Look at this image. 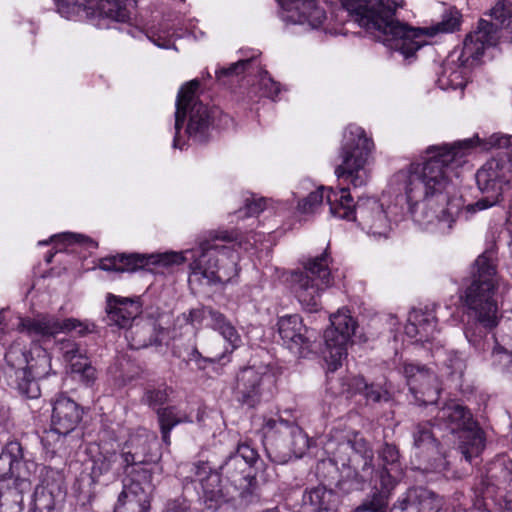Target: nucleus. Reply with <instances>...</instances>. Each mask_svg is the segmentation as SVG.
<instances>
[{"label": "nucleus", "mask_w": 512, "mask_h": 512, "mask_svg": "<svg viewBox=\"0 0 512 512\" xmlns=\"http://www.w3.org/2000/svg\"><path fill=\"white\" fill-rule=\"evenodd\" d=\"M267 434H279L283 437L286 446L295 456H301L308 447V439L303 430L292 421L278 418H269L264 423Z\"/></svg>", "instance_id": "obj_27"}, {"label": "nucleus", "mask_w": 512, "mask_h": 512, "mask_svg": "<svg viewBox=\"0 0 512 512\" xmlns=\"http://www.w3.org/2000/svg\"><path fill=\"white\" fill-rule=\"evenodd\" d=\"M161 437L166 445H170V433L174 427L183 423H191L189 414L179 407L170 405L156 410Z\"/></svg>", "instance_id": "obj_35"}, {"label": "nucleus", "mask_w": 512, "mask_h": 512, "mask_svg": "<svg viewBox=\"0 0 512 512\" xmlns=\"http://www.w3.org/2000/svg\"><path fill=\"white\" fill-rule=\"evenodd\" d=\"M153 41H154V43H155L156 45H158L159 47H162V48H169V47H170V41H169V40H166V41H164L163 43L157 42V41H155V40H153Z\"/></svg>", "instance_id": "obj_60"}, {"label": "nucleus", "mask_w": 512, "mask_h": 512, "mask_svg": "<svg viewBox=\"0 0 512 512\" xmlns=\"http://www.w3.org/2000/svg\"><path fill=\"white\" fill-rule=\"evenodd\" d=\"M410 319L417 322L425 340H429L430 337H433L437 320L431 313L413 311L410 313Z\"/></svg>", "instance_id": "obj_48"}, {"label": "nucleus", "mask_w": 512, "mask_h": 512, "mask_svg": "<svg viewBox=\"0 0 512 512\" xmlns=\"http://www.w3.org/2000/svg\"><path fill=\"white\" fill-rule=\"evenodd\" d=\"M474 147V138L465 139L451 146H430L429 155L422 164H412L406 173H400L413 220L421 225L433 223L446 225L450 230L458 217L461 199L451 197L450 172L462 164L463 157Z\"/></svg>", "instance_id": "obj_2"}, {"label": "nucleus", "mask_w": 512, "mask_h": 512, "mask_svg": "<svg viewBox=\"0 0 512 512\" xmlns=\"http://www.w3.org/2000/svg\"><path fill=\"white\" fill-rule=\"evenodd\" d=\"M321 186L316 191L311 192L307 197L298 203V210L302 213H311L323 202L324 190Z\"/></svg>", "instance_id": "obj_51"}, {"label": "nucleus", "mask_w": 512, "mask_h": 512, "mask_svg": "<svg viewBox=\"0 0 512 512\" xmlns=\"http://www.w3.org/2000/svg\"><path fill=\"white\" fill-rule=\"evenodd\" d=\"M259 458L258 452L250 444H238L235 452L231 453L219 467L220 477H224L226 484L235 495L245 496L255 480L252 467Z\"/></svg>", "instance_id": "obj_13"}, {"label": "nucleus", "mask_w": 512, "mask_h": 512, "mask_svg": "<svg viewBox=\"0 0 512 512\" xmlns=\"http://www.w3.org/2000/svg\"><path fill=\"white\" fill-rule=\"evenodd\" d=\"M150 501L145 493L138 495L136 491L123 490L114 508V512H148Z\"/></svg>", "instance_id": "obj_39"}, {"label": "nucleus", "mask_w": 512, "mask_h": 512, "mask_svg": "<svg viewBox=\"0 0 512 512\" xmlns=\"http://www.w3.org/2000/svg\"><path fill=\"white\" fill-rule=\"evenodd\" d=\"M59 349L65 361L69 362L71 365L73 362L84 358V355L81 353L78 344L69 339L59 342Z\"/></svg>", "instance_id": "obj_52"}, {"label": "nucleus", "mask_w": 512, "mask_h": 512, "mask_svg": "<svg viewBox=\"0 0 512 512\" xmlns=\"http://www.w3.org/2000/svg\"><path fill=\"white\" fill-rule=\"evenodd\" d=\"M53 256H54V255H53L52 253H50V254L46 255V258H45L46 262H47V263H50V262L52 261Z\"/></svg>", "instance_id": "obj_62"}, {"label": "nucleus", "mask_w": 512, "mask_h": 512, "mask_svg": "<svg viewBox=\"0 0 512 512\" xmlns=\"http://www.w3.org/2000/svg\"><path fill=\"white\" fill-rule=\"evenodd\" d=\"M443 498L424 487H412L398 500L401 512H440Z\"/></svg>", "instance_id": "obj_29"}, {"label": "nucleus", "mask_w": 512, "mask_h": 512, "mask_svg": "<svg viewBox=\"0 0 512 512\" xmlns=\"http://www.w3.org/2000/svg\"><path fill=\"white\" fill-rule=\"evenodd\" d=\"M119 455L115 452L100 454L93 460L92 476L93 478L100 477L112 471Z\"/></svg>", "instance_id": "obj_47"}, {"label": "nucleus", "mask_w": 512, "mask_h": 512, "mask_svg": "<svg viewBox=\"0 0 512 512\" xmlns=\"http://www.w3.org/2000/svg\"><path fill=\"white\" fill-rule=\"evenodd\" d=\"M439 393L440 389L436 378L435 382L424 384L423 388H420L418 397H414V399L419 405L433 406L438 400Z\"/></svg>", "instance_id": "obj_50"}, {"label": "nucleus", "mask_w": 512, "mask_h": 512, "mask_svg": "<svg viewBox=\"0 0 512 512\" xmlns=\"http://www.w3.org/2000/svg\"><path fill=\"white\" fill-rule=\"evenodd\" d=\"M164 512H190V502L184 497L170 500L167 502Z\"/></svg>", "instance_id": "obj_55"}, {"label": "nucleus", "mask_w": 512, "mask_h": 512, "mask_svg": "<svg viewBox=\"0 0 512 512\" xmlns=\"http://www.w3.org/2000/svg\"><path fill=\"white\" fill-rule=\"evenodd\" d=\"M188 480H189V477H186V478L184 479V482H183V487H184V489H186V488H187Z\"/></svg>", "instance_id": "obj_64"}, {"label": "nucleus", "mask_w": 512, "mask_h": 512, "mask_svg": "<svg viewBox=\"0 0 512 512\" xmlns=\"http://www.w3.org/2000/svg\"><path fill=\"white\" fill-rule=\"evenodd\" d=\"M157 445L156 435L148 432L146 429H138L131 433L124 442L119 454L120 464L132 463L151 464L158 459L153 448Z\"/></svg>", "instance_id": "obj_25"}, {"label": "nucleus", "mask_w": 512, "mask_h": 512, "mask_svg": "<svg viewBox=\"0 0 512 512\" xmlns=\"http://www.w3.org/2000/svg\"><path fill=\"white\" fill-rule=\"evenodd\" d=\"M280 18L286 24H308L315 29L326 19V12L316 0H277Z\"/></svg>", "instance_id": "obj_23"}, {"label": "nucleus", "mask_w": 512, "mask_h": 512, "mask_svg": "<svg viewBox=\"0 0 512 512\" xmlns=\"http://www.w3.org/2000/svg\"><path fill=\"white\" fill-rule=\"evenodd\" d=\"M506 510L507 512H512V497L506 500Z\"/></svg>", "instance_id": "obj_61"}, {"label": "nucleus", "mask_w": 512, "mask_h": 512, "mask_svg": "<svg viewBox=\"0 0 512 512\" xmlns=\"http://www.w3.org/2000/svg\"><path fill=\"white\" fill-rule=\"evenodd\" d=\"M191 472L201 486L199 501L208 512L217 511L223 504L235 497V493L227 485L222 483V477L218 470L214 469L208 461H198L192 464Z\"/></svg>", "instance_id": "obj_17"}, {"label": "nucleus", "mask_w": 512, "mask_h": 512, "mask_svg": "<svg viewBox=\"0 0 512 512\" xmlns=\"http://www.w3.org/2000/svg\"><path fill=\"white\" fill-rule=\"evenodd\" d=\"M403 374L407 380V385L414 397H418L420 388L424 384L435 382V373L425 365L420 363H404Z\"/></svg>", "instance_id": "obj_36"}, {"label": "nucleus", "mask_w": 512, "mask_h": 512, "mask_svg": "<svg viewBox=\"0 0 512 512\" xmlns=\"http://www.w3.org/2000/svg\"><path fill=\"white\" fill-rule=\"evenodd\" d=\"M260 89L265 97H268L272 100L278 96L281 91L280 83L274 81L268 74L267 71H264L260 78Z\"/></svg>", "instance_id": "obj_53"}, {"label": "nucleus", "mask_w": 512, "mask_h": 512, "mask_svg": "<svg viewBox=\"0 0 512 512\" xmlns=\"http://www.w3.org/2000/svg\"><path fill=\"white\" fill-rule=\"evenodd\" d=\"M352 20L375 39L399 51L406 58L424 44L422 37L450 33L459 29L461 14L455 8L446 10L442 20L425 28H412L395 18L396 7L383 0H340Z\"/></svg>", "instance_id": "obj_3"}, {"label": "nucleus", "mask_w": 512, "mask_h": 512, "mask_svg": "<svg viewBox=\"0 0 512 512\" xmlns=\"http://www.w3.org/2000/svg\"><path fill=\"white\" fill-rule=\"evenodd\" d=\"M94 328V324L76 318L60 319L53 315L40 314L36 317L20 318L17 329L35 341L54 337L59 333L75 332L78 336L83 337L93 332Z\"/></svg>", "instance_id": "obj_16"}, {"label": "nucleus", "mask_w": 512, "mask_h": 512, "mask_svg": "<svg viewBox=\"0 0 512 512\" xmlns=\"http://www.w3.org/2000/svg\"><path fill=\"white\" fill-rule=\"evenodd\" d=\"M278 333L283 344L297 357L305 358L311 353L312 335L297 315H285L278 319Z\"/></svg>", "instance_id": "obj_22"}, {"label": "nucleus", "mask_w": 512, "mask_h": 512, "mask_svg": "<svg viewBox=\"0 0 512 512\" xmlns=\"http://www.w3.org/2000/svg\"><path fill=\"white\" fill-rule=\"evenodd\" d=\"M405 332H406L407 335H409L411 337H415V336L419 335L420 336V340H425L424 336H423V334H422V332H421V330H420V328H419V326L417 324V322L414 321L413 319L411 320L409 318V324L406 325Z\"/></svg>", "instance_id": "obj_59"}, {"label": "nucleus", "mask_w": 512, "mask_h": 512, "mask_svg": "<svg viewBox=\"0 0 512 512\" xmlns=\"http://www.w3.org/2000/svg\"><path fill=\"white\" fill-rule=\"evenodd\" d=\"M6 364L14 370V374L26 370L29 363L28 352L19 344H12L5 353Z\"/></svg>", "instance_id": "obj_44"}, {"label": "nucleus", "mask_w": 512, "mask_h": 512, "mask_svg": "<svg viewBox=\"0 0 512 512\" xmlns=\"http://www.w3.org/2000/svg\"><path fill=\"white\" fill-rule=\"evenodd\" d=\"M486 476L491 485L501 487L512 484V459L498 458L489 463Z\"/></svg>", "instance_id": "obj_40"}, {"label": "nucleus", "mask_w": 512, "mask_h": 512, "mask_svg": "<svg viewBox=\"0 0 512 512\" xmlns=\"http://www.w3.org/2000/svg\"><path fill=\"white\" fill-rule=\"evenodd\" d=\"M343 393L347 396L356 394L363 395L367 401L381 402L388 401L390 398L389 392L380 384H369L363 376L348 377L343 381Z\"/></svg>", "instance_id": "obj_32"}, {"label": "nucleus", "mask_w": 512, "mask_h": 512, "mask_svg": "<svg viewBox=\"0 0 512 512\" xmlns=\"http://www.w3.org/2000/svg\"><path fill=\"white\" fill-rule=\"evenodd\" d=\"M50 429L45 430L41 442L46 449L59 450L67 435L73 432L84 415L83 407L65 394L57 395L51 402Z\"/></svg>", "instance_id": "obj_12"}, {"label": "nucleus", "mask_w": 512, "mask_h": 512, "mask_svg": "<svg viewBox=\"0 0 512 512\" xmlns=\"http://www.w3.org/2000/svg\"><path fill=\"white\" fill-rule=\"evenodd\" d=\"M498 262V249L491 244L470 266L460 295L469 318L464 334L484 360L512 374V310L500 319L495 299L501 280Z\"/></svg>", "instance_id": "obj_1"}, {"label": "nucleus", "mask_w": 512, "mask_h": 512, "mask_svg": "<svg viewBox=\"0 0 512 512\" xmlns=\"http://www.w3.org/2000/svg\"><path fill=\"white\" fill-rule=\"evenodd\" d=\"M35 495L36 498L34 507L31 509V512H57L53 499H44V497H38V492H35Z\"/></svg>", "instance_id": "obj_56"}, {"label": "nucleus", "mask_w": 512, "mask_h": 512, "mask_svg": "<svg viewBox=\"0 0 512 512\" xmlns=\"http://www.w3.org/2000/svg\"><path fill=\"white\" fill-rule=\"evenodd\" d=\"M148 464H120L123 474L126 476V480L129 484H125L124 489L126 491H136L138 495L148 493L152 490L153 484V473L147 468ZM149 498V496H147Z\"/></svg>", "instance_id": "obj_34"}, {"label": "nucleus", "mask_w": 512, "mask_h": 512, "mask_svg": "<svg viewBox=\"0 0 512 512\" xmlns=\"http://www.w3.org/2000/svg\"><path fill=\"white\" fill-rule=\"evenodd\" d=\"M21 444L9 441L0 454V512H21L23 494L30 489L28 480L34 462L25 461Z\"/></svg>", "instance_id": "obj_6"}, {"label": "nucleus", "mask_w": 512, "mask_h": 512, "mask_svg": "<svg viewBox=\"0 0 512 512\" xmlns=\"http://www.w3.org/2000/svg\"><path fill=\"white\" fill-rule=\"evenodd\" d=\"M128 328L126 339L132 349L138 350L161 344L162 328L155 319L140 320Z\"/></svg>", "instance_id": "obj_31"}, {"label": "nucleus", "mask_w": 512, "mask_h": 512, "mask_svg": "<svg viewBox=\"0 0 512 512\" xmlns=\"http://www.w3.org/2000/svg\"><path fill=\"white\" fill-rule=\"evenodd\" d=\"M188 254L193 258L191 276H202L208 285L225 284L238 275L239 254L234 245H220L215 241H204L197 250H186L184 253L119 254L102 259L100 268L105 271L134 272L150 264L179 265L188 259Z\"/></svg>", "instance_id": "obj_4"}, {"label": "nucleus", "mask_w": 512, "mask_h": 512, "mask_svg": "<svg viewBox=\"0 0 512 512\" xmlns=\"http://www.w3.org/2000/svg\"><path fill=\"white\" fill-rule=\"evenodd\" d=\"M200 82L193 79L184 84L177 95L175 111V135L173 139V148L183 149L180 143L179 133L188 116L186 133L189 138L198 143H204L208 140L210 129L218 112L215 108L203 104L197 98V91Z\"/></svg>", "instance_id": "obj_7"}, {"label": "nucleus", "mask_w": 512, "mask_h": 512, "mask_svg": "<svg viewBox=\"0 0 512 512\" xmlns=\"http://www.w3.org/2000/svg\"><path fill=\"white\" fill-rule=\"evenodd\" d=\"M338 484H339L341 489H344L345 480L344 479L339 480Z\"/></svg>", "instance_id": "obj_63"}, {"label": "nucleus", "mask_w": 512, "mask_h": 512, "mask_svg": "<svg viewBox=\"0 0 512 512\" xmlns=\"http://www.w3.org/2000/svg\"><path fill=\"white\" fill-rule=\"evenodd\" d=\"M463 54V48L460 52L453 51L447 57L441 67V72L437 78V84L440 89H463L467 84V69L473 62L480 57H460Z\"/></svg>", "instance_id": "obj_26"}, {"label": "nucleus", "mask_w": 512, "mask_h": 512, "mask_svg": "<svg viewBox=\"0 0 512 512\" xmlns=\"http://www.w3.org/2000/svg\"><path fill=\"white\" fill-rule=\"evenodd\" d=\"M173 392L172 388L166 384H162L158 387L148 386L141 398V402L152 409L157 410L162 408L168 399L170 394Z\"/></svg>", "instance_id": "obj_42"}, {"label": "nucleus", "mask_w": 512, "mask_h": 512, "mask_svg": "<svg viewBox=\"0 0 512 512\" xmlns=\"http://www.w3.org/2000/svg\"><path fill=\"white\" fill-rule=\"evenodd\" d=\"M254 61L255 58L252 57L232 63L229 67L220 68L215 72L216 79L225 85L228 83L230 78L239 76L240 74L248 71Z\"/></svg>", "instance_id": "obj_46"}, {"label": "nucleus", "mask_w": 512, "mask_h": 512, "mask_svg": "<svg viewBox=\"0 0 512 512\" xmlns=\"http://www.w3.org/2000/svg\"><path fill=\"white\" fill-rule=\"evenodd\" d=\"M227 356V351L219 353L210 352L209 355L203 356L197 347H192L187 355V362H193L197 369L205 370L209 365L220 363Z\"/></svg>", "instance_id": "obj_45"}, {"label": "nucleus", "mask_w": 512, "mask_h": 512, "mask_svg": "<svg viewBox=\"0 0 512 512\" xmlns=\"http://www.w3.org/2000/svg\"><path fill=\"white\" fill-rule=\"evenodd\" d=\"M37 380L39 379L33 377V375L27 372V370L21 371L20 373L15 374L14 387L22 396L29 399H36L41 394Z\"/></svg>", "instance_id": "obj_43"}, {"label": "nucleus", "mask_w": 512, "mask_h": 512, "mask_svg": "<svg viewBox=\"0 0 512 512\" xmlns=\"http://www.w3.org/2000/svg\"><path fill=\"white\" fill-rule=\"evenodd\" d=\"M353 451V456L347 459V462L337 454L334 455L336 463L341 461L343 467L347 466L346 477L351 479V484L347 490H360L363 485L370 481L374 473V453L370 444L358 433L352 439L342 442L338 446L339 452L347 450Z\"/></svg>", "instance_id": "obj_14"}, {"label": "nucleus", "mask_w": 512, "mask_h": 512, "mask_svg": "<svg viewBox=\"0 0 512 512\" xmlns=\"http://www.w3.org/2000/svg\"><path fill=\"white\" fill-rule=\"evenodd\" d=\"M209 309L210 308H207V309H192V310H190L188 318H187V322H189L191 324L200 323L202 321V319L205 317V315L206 314L208 315V310Z\"/></svg>", "instance_id": "obj_58"}, {"label": "nucleus", "mask_w": 512, "mask_h": 512, "mask_svg": "<svg viewBox=\"0 0 512 512\" xmlns=\"http://www.w3.org/2000/svg\"><path fill=\"white\" fill-rule=\"evenodd\" d=\"M434 425L452 434H459L458 449L468 462L478 457L485 447L482 429L474 420L470 410L457 401L451 400L438 409L434 417Z\"/></svg>", "instance_id": "obj_8"}, {"label": "nucleus", "mask_w": 512, "mask_h": 512, "mask_svg": "<svg viewBox=\"0 0 512 512\" xmlns=\"http://www.w3.org/2000/svg\"><path fill=\"white\" fill-rule=\"evenodd\" d=\"M337 502L338 495L334 490L318 485L303 492L298 512H333Z\"/></svg>", "instance_id": "obj_30"}, {"label": "nucleus", "mask_w": 512, "mask_h": 512, "mask_svg": "<svg viewBox=\"0 0 512 512\" xmlns=\"http://www.w3.org/2000/svg\"><path fill=\"white\" fill-rule=\"evenodd\" d=\"M329 260L330 256L325 250L320 256L309 259L304 264V270L291 273L292 290L303 309L308 312L320 309V295L332 284Z\"/></svg>", "instance_id": "obj_9"}, {"label": "nucleus", "mask_w": 512, "mask_h": 512, "mask_svg": "<svg viewBox=\"0 0 512 512\" xmlns=\"http://www.w3.org/2000/svg\"><path fill=\"white\" fill-rule=\"evenodd\" d=\"M378 458L379 468H374L369 481L375 491L355 512H387L388 499L402 473L400 453L396 445L385 443L378 451Z\"/></svg>", "instance_id": "obj_10"}, {"label": "nucleus", "mask_w": 512, "mask_h": 512, "mask_svg": "<svg viewBox=\"0 0 512 512\" xmlns=\"http://www.w3.org/2000/svg\"><path fill=\"white\" fill-rule=\"evenodd\" d=\"M30 355L29 363L26 366L27 372L38 379L47 377L51 372V357L49 353L36 345L30 351Z\"/></svg>", "instance_id": "obj_41"}, {"label": "nucleus", "mask_w": 512, "mask_h": 512, "mask_svg": "<svg viewBox=\"0 0 512 512\" xmlns=\"http://www.w3.org/2000/svg\"><path fill=\"white\" fill-rule=\"evenodd\" d=\"M105 310L107 324L119 328H128L141 313V307L137 301L111 293L106 296Z\"/></svg>", "instance_id": "obj_28"}, {"label": "nucleus", "mask_w": 512, "mask_h": 512, "mask_svg": "<svg viewBox=\"0 0 512 512\" xmlns=\"http://www.w3.org/2000/svg\"><path fill=\"white\" fill-rule=\"evenodd\" d=\"M490 15L494 22L481 19L477 30L465 37L461 57H481L487 46L495 44L497 31L512 18V0H499Z\"/></svg>", "instance_id": "obj_15"}, {"label": "nucleus", "mask_w": 512, "mask_h": 512, "mask_svg": "<svg viewBox=\"0 0 512 512\" xmlns=\"http://www.w3.org/2000/svg\"><path fill=\"white\" fill-rule=\"evenodd\" d=\"M274 377L269 373H260L253 367L242 369L237 375L235 394L238 402L249 408L256 407L261 401L273 395Z\"/></svg>", "instance_id": "obj_20"}, {"label": "nucleus", "mask_w": 512, "mask_h": 512, "mask_svg": "<svg viewBox=\"0 0 512 512\" xmlns=\"http://www.w3.org/2000/svg\"><path fill=\"white\" fill-rule=\"evenodd\" d=\"M325 197L333 216L349 221H356L357 202L354 203L348 188L342 187L339 190L328 188Z\"/></svg>", "instance_id": "obj_33"}, {"label": "nucleus", "mask_w": 512, "mask_h": 512, "mask_svg": "<svg viewBox=\"0 0 512 512\" xmlns=\"http://www.w3.org/2000/svg\"><path fill=\"white\" fill-rule=\"evenodd\" d=\"M434 422H420L413 432L414 447L419 451L417 456L427 460L421 468L424 472L443 473L446 470L447 461L439 450V443L432 433Z\"/></svg>", "instance_id": "obj_21"}, {"label": "nucleus", "mask_w": 512, "mask_h": 512, "mask_svg": "<svg viewBox=\"0 0 512 512\" xmlns=\"http://www.w3.org/2000/svg\"><path fill=\"white\" fill-rule=\"evenodd\" d=\"M72 372L80 375L81 380L87 385H91L97 378V371L91 363L84 357L81 360L73 362L71 365Z\"/></svg>", "instance_id": "obj_49"}, {"label": "nucleus", "mask_w": 512, "mask_h": 512, "mask_svg": "<svg viewBox=\"0 0 512 512\" xmlns=\"http://www.w3.org/2000/svg\"><path fill=\"white\" fill-rule=\"evenodd\" d=\"M331 326L324 332L325 359L328 370L334 372L347 356V345L355 332L357 323L347 312L338 311L330 316Z\"/></svg>", "instance_id": "obj_18"}, {"label": "nucleus", "mask_w": 512, "mask_h": 512, "mask_svg": "<svg viewBox=\"0 0 512 512\" xmlns=\"http://www.w3.org/2000/svg\"><path fill=\"white\" fill-rule=\"evenodd\" d=\"M373 147V141L366 136L362 127L353 124L347 126L340 152L342 162L335 169L337 178L350 182L354 187L364 185L368 180L364 167Z\"/></svg>", "instance_id": "obj_11"}, {"label": "nucleus", "mask_w": 512, "mask_h": 512, "mask_svg": "<svg viewBox=\"0 0 512 512\" xmlns=\"http://www.w3.org/2000/svg\"><path fill=\"white\" fill-rule=\"evenodd\" d=\"M59 13L72 19L85 13L87 17H105L117 22L129 19L126 0H58Z\"/></svg>", "instance_id": "obj_19"}, {"label": "nucleus", "mask_w": 512, "mask_h": 512, "mask_svg": "<svg viewBox=\"0 0 512 512\" xmlns=\"http://www.w3.org/2000/svg\"><path fill=\"white\" fill-rule=\"evenodd\" d=\"M266 199L265 198H252L247 199L245 203V214L244 216H255L258 215L265 209Z\"/></svg>", "instance_id": "obj_54"}, {"label": "nucleus", "mask_w": 512, "mask_h": 512, "mask_svg": "<svg viewBox=\"0 0 512 512\" xmlns=\"http://www.w3.org/2000/svg\"><path fill=\"white\" fill-rule=\"evenodd\" d=\"M477 142L484 150H503L497 157L488 160L476 173L478 189L484 196L466 207L467 212H476L502 205L506 197L512 198V136L495 133Z\"/></svg>", "instance_id": "obj_5"}, {"label": "nucleus", "mask_w": 512, "mask_h": 512, "mask_svg": "<svg viewBox=\"0 0 512 512\" xmlns=\"http://www.w3.org/2000/svg\"><path fill=\"white\" fill-rule=\"evenodd\" d=\"M208 316L211 320V327L215 331L219 332V334L229 343L230 348L226 347L223 351H227V355H230L241 345V336L224 314L214 309H209Z\"/></svg>", "instance_id": "obj_37"}, {"label": "nucleus", "mask_w": 512, "mask_h": 512, "mask_svg": "<svg viewBox=\"0 0 512 512\" xmlns=\"http://www.w3.org/2000/svg\"><path fill=\"white\" fill-rule=\"evenodd\" d=\"M52 240H58L67 244H72L80 241H89L91 244H94V242L91 239H88L83 235L73 233H63L52 237Z\"/></svg>", "instance_id": "obj_57"}, {"label": "nucleus", "mask_w": 512, "mask_h": 512, "mask_svg": "<svg viewBox=\"0 0 512 512\" xmlns=\"http://www.w3.org/2000/svg\"><path fill=\"white\" fill-rule=\"evenodd\" d=\"M40 485L37 487L38 497L53 499L62 493L63 475L57 469L49 466L39 467Z\"/></svg>", "instance_id": "obj_38"}, {"label": "nucleus", "mask_w": 512, "mask_h": 512, "mask_svg": "<svg viewBox=\"0 0 512 512\" xmlns=\"http://www.w3.org/2000/svg\"><path fill=\"white\" fill-rule=\"evenodd\" d=\"M359 225L374 237L387 238L391 231V221L383 205L375 198H359L356 206Z\"/></svg>", "instance_id": "obj_24"}]
</instances>
